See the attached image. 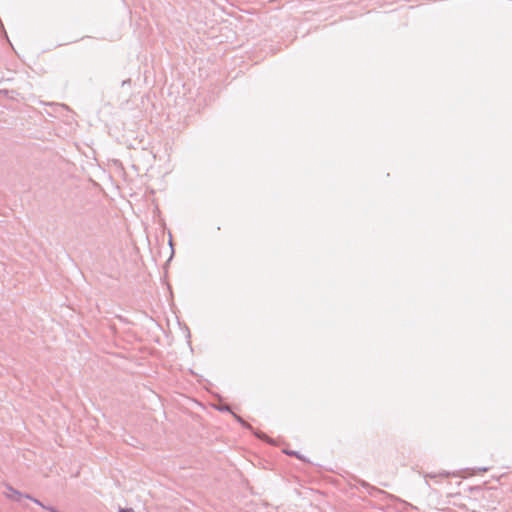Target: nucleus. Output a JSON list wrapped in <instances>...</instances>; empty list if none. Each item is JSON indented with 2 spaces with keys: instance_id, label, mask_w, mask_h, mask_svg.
<instances>
[{
  "instance_id": "obj_1",
  "label": "nucleus",
  "mask_w": 512,
  "mask_h": 512,
  "mask_svg": "<svg viewBox=\"0 0 512 512\" xmlns=\"http://www.w3.org/2000/svg\"><path fill=\"white\" fill-rule=\"evenodd\" d=\"M6 497L12 499L14 501H19L22 498V494L12 487L7 488V492L5 493Z\"/></svg>"
},
{
  "instance_id": "obj_2",
  "label": "nucleus",
  "mask_w": 512,
  "mask_h": 512,
  "mask_svg": "<svg viewBox=\"0 0 512 512\" xmlns=\"http://www.w3.org/2000/svg\"><path fill=\"white\" fill-rule=\"evenodd\" d=\"M119 512H134L131 508H121L119 509Z\"/></svg>"
}]
</instances>
